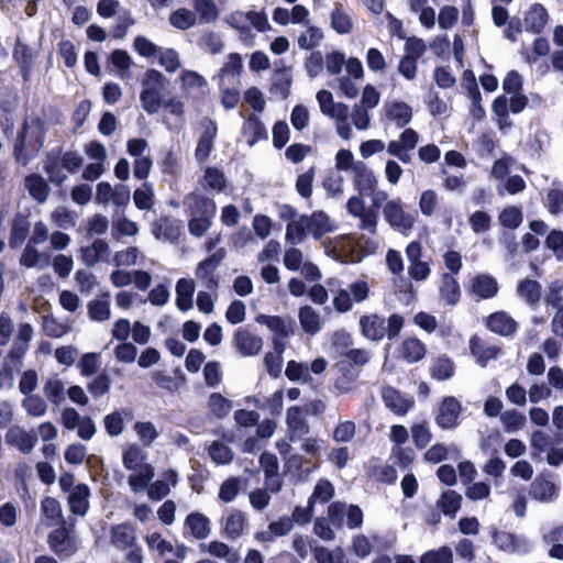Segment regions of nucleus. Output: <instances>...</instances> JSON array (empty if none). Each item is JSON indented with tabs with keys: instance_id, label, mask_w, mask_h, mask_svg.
Masks as SVG:
<instances>
[{
	"instance_id": "obj_20",
	"label": "nucleus",
	"mask_w": 563,
	"mask_h": 563,
	"mask_svg": "<svg viewBox=\"0 0 563 563\" xmlns=\"http://www.w3.org/2000/svg\"><path fill=\"white\" fill-rule=\"evenodd\" d=\"M307 218L309 235H312L314 240H320L323 235L334 231L332 220L323 211H316Z\"/></svg>"
},
{
	"instance_id": "obj_37",
	"label": "nucleus",
	"mask_w": 563,
	"mask_h": 563,
	"mask_svg": "<svg viewBox=\"0 0 563 563\" xmlns=\"http://www.w3.org/2000/svg\"><path fill=\"white\" fill-rule=\"evenodd\" d=\"M556 486L551 481L543 477H537L530 487L531 496L542 503L553 501L556 497Z\"/></svg>"
},
{
	"instance_id": "obj_54",
	"label": "nucleus",
	"mask_w": 563,
	"mask_h": 563,
	"mask_svg": "<svg viewBox=\"0 0 563 563\" xmlns=\"http://www.w3.org/2000/svg\"><path fill=\"white\" fill-rule=\"evenodd\" d=\"M45 396L55 405H60L64 400L65 384L57 377H49L43 387Z\"/></svg>"
},
{
	"instance_id": "obj_58",
	"label": "nucleus",
	"mask_w": 563,
	"mask_h": 563,
	"mask_svg": "<svg viewBox=\"0 0 563 563\" xmlns=\"http://www.w3.org/2000/svg\"><path fill=\"white\" fill-rule=\"evenodd\" d=\"M331 26L339 34H347L353 29V21L342 8H335L331 13Z\"/></svg>"
},
{
	"instance_id": "obj_2",
	"label": "nucleus",
	"mask_w": 563,
	"mask_h": 563,
	"mask_svg": "<svg viewBox=\"0 0 563 563\" xmlns=\"http://www.w3.org/2000/svg\"><path fill=\"white\" fill-rule=\"evenodd\" d=\"M44 126L37 119L26 121L14 145L15 161L26 166L40 152L44 143Z\"/></svg>"
},
{
	"instance_id": "obj_5",
	"label": "nucleus",
	"mask_w": 563,
	"mask_h": 563,
	"mask_svg": "<svg viewBox=\"0 0 563 563\" xmlns=\"http://www.w3.org/2000/svg\"><path fill=\"white\" fill-rule=\"evenodd\" d=\"M167 79L156 69H147L142 79L140 101L143 110L148 114H155L163 104V92L166 89Z\"/></svg>"
},
{
	"instance_id": "obj_25",
	"label": "nucleus",
	"mask_w": 563,
	"mask_h": 563,
	"mask_svg": "<svg viewBox=\"0 0 563 563\" xmlns=\"http://www.w3.org/2000/svg\"><path fill=\"white\" fill-rule=\"evenodd\" d=\"M180 88L187 96H198L203 92L207 80L194 70L185 69L179 75Z\"/></svg>"
},
{
	"instance_id": "obj_23",
	"label": "nucleus",
	"mask_w": 563,
	"mask_h": 563,
	"mask_svg": "<svg viewBox=\"0 0 563 563\" xmlns=\"http://www.w3.org/2000/svg\"><path fill=\"white\" fill-rule=\"evenodd\" d=\"M235 343L238 350L244 356L256 355L263 347L262 339L244 329L236 332Z\"/></svg>"
},
{
	"instance_id": "obj_43",
	"label": "nucleus",
	"mask_w": 563,
	"mask_h": 563,
	"mask_svg": "<svg viewBox=\"0 0 563 563\" xmlns=\"http://www.w3.org/2000/svg\"><path fill=\"white\" fill-rule=\"evenodd\" d=\"M437 504L445 516L455 517L462 505V496L454 490H445Z\"/></svg>"
},
{
	"instance_id": "obj_17",
	"label": "nucleus",
	"mask_w": 563,
	"mask_h": 563,
	"mask_svg": "<svg viewBox=\"0 0 563 563\" xmlns=\"http://www.w3.org/2000/svg\"><path fill=\"white\" fill-rule=\"evenodd\" d=\"M136 530L130 523H119L111 528L110 541L117 549H130L136 543Z\"/></svg>"
},
{
	"instance_id": "obj_3",
	"label": "nucleus",
	"mask_w": 563,
	"mask_h": 563,
	"mask_svg": "<svg viewBox=\"0 0 563 563\" xmlns=\"http://www.w3.org/2000/svg\"><path fill=\"white\" fill-rule=\"evenodd\" d=\"M185 205L190 216L189 232L197 238L202 236L209 230L216 214V202L210 198L191 194L186 197Z\"/></svg>"
},
{
	"instance_id": "obj_60",
	"label": "nucleus",
	"mask_w": 563,
	"mask_h": 563,
	"mask_svg": "<svg viewBox=\"0 0 563 563\" xmlns=\"http://www.w3.org/2000/svg\"><path fill=\"white\" fill-rule=\"evenodd\" d=\"M208 409L217 418H222L232 409V402L222 395L213 393L208 399Z\"/></svg>"
},
{
	"instance_id": "obj_56",
	"label": "nucleus",
	"mask_w": 563,
	"mask_h": 563,
	"mask_svg": "<svg viewBox=\"0 0 563 563\" xmlns=\"http://www.w3.org/2000/svg\"><path fill=\"white\" fill-rule=\"evenodd\" d=\"M144 539L148 550L157 552L161 556L169 554L174 550L173 544L159 532H148Z\"/></svg>"
},
{
	"instance_id": "obj_27",
	"label": "nucleus",
	"mask_w": 563,
	"mask_h": 563,
	"mask_svg": "<svg viewBox=\"0 0 563 563\" xmlns=\"http://www.w3.org/2000/svg\"><path fill=\"white\" fill-rule=\"evenodd\" d=\"M298 319L302 330L308 334L314 335L322 329L321 316L311 306H302L298 311Z\"/></svg>"
},
{
	"instance_id": "obj_28",
	"label": "nucleus",
	"mask_w": 563,
	"mask_h": 563,
	"mask_svg": "<svg viewBox=\"0 0 563 563\" xmlns=\"http://www.w3.org/2000/svg\"><path fill=\"white\" fill-rule=\"evenodd\" d=\"M308 218L305 214H300L291 219L286 225L285 239L291 244H300L309 235Z\"/></svg>"
},
{
	"instance_id": "obj_49",
	"label": "nucleus",
	"mask_w": 563,
	"mask_h": 563,
	"mask_svg": "<svg viewBox=\"0 0 563 563\" xmlns=\"http://www.w3.org/2000/svg\"><path fill=\"white\" fill-rule=\"evenodd\" d=\"M243 134L252 146L257 140L266 136V129L257 117H250L243 125Z\"/></svg>"
},
{
	"instance_id": "obj_1",
	"label": "nucleus",
	"mask_w": 563,
	"mask_h": 563,
	"mask_svg": "<svg viewBox=\"0 0 563 563\" xmlns=\"http://www.w3.org/2000/svg\"><path fill=\"white\" fill-rule=\"evenodd\" d=\"M361 246H364L367 253H374L378 249V241L362 236L356 243L351 235H340L324 244V252L338 262L356 263L362 258Z\"/></svg>"
},
{
	"instance_id": "obj_62",
	"label": "nucleus",
	"mask_w": 563,
	"mask_h": 563,
	"mask_svg": "<svg viewBox=\"0 0 563 563\" xmlns=\"http://www.w3.org/2000/svg\"><path fill=\"white\" fill-rule=\"evenodd\" d=\"M240 490L241 479L238 477H230L221 484L218 497L225 504L232 503L239 495Z\"/></svg>"
},
{
	"instance_id": "obj_44",
	"label": "nucleus",
	"mask_w": 563,
	"mask_h": 563,
	"mask_svg": "<svg viewBox=\"0 0 563 563\" xmlns=\"http://www.w3.org/2000/svg\"><path fill=\"white\" fill-rule=\"evenodd\" d=\"M25 187L29 194L38 202H44L48 196V186L43 177L30 175L25 178Z\"/></svg>"
},
{
	"instance_id": "obj_6",
	"label": "nucleus",
	"mask_w": 563,
	"mask_h": 563,
	"mask_svg": "<svg viewBox=\"0 0 563 563\" xmlns=\"http://www.w3.org/2000/svg\"><path fill=\"white\" fill-rule=\"evenodd\" d=\"M383 214L393 229L405 235L413 229L417 221V214L406 211L399 198L387 201Z\"/></svg>"
},
{
	"instance_id": "obj_13",
	"label": "nucleus",
	"mask_w": 563,
	"mask_h": 563,
	"mask_svg": "<svg viewBox=\"0 0 563 563\" xmlns=\"http://www.w3.org/2000/svg\"><path fill=\"white\" fill-rule=\"evenodd\" d=\"M461 411V402L455 397H445L440 404L435 422L442 429H453L457 426Z\"/></svg>"
},
{
	"instance_id": "obj_45",
	"label": "nucleus",
	"mask_w": 563,
	"mask_h": 563,
	"mask_svg": "<svg viewBox=\"0 0 563 563\" xmlns=\"http://www.w3.org/2000/svg\"><path fill=\"white\" fill-rule=\"evenodd\" d=\"M518 295L529 305H537L541 298V285L537 280L525 279L517 287Z\"/></svg>"
},
{
	"instance_id": "obj_16",
	"label": "nucleus",
	"mask_w": 563,
	"mask_h": 563,
	"mask_svg": "<svg viewBox=\"0 0 563 563\" xmlns=\"http://www.w3.org/2000/svg\"><path fill=\"white\" fill-rule=\"evenodd\" d=\"M382 396L386 407L398 416L406 415L415 404L411 397L400 394L393 387H385Z\"/></svg>"
},
{
	"instance_id": "obj_39",
	"label": "nucleus",
	"mask_w": 563,
	"mask_h": 563,
	"mask_svg": "<svg viewBox=\"0 0 563 563\" xmlns=\"http://www.w3.org/2000/svg\"><path fill=\"white\" fill-rule=\"evenodd\" d=\"M487 327L500 335H510L516 331V322L505 312H496L487 318Z\"/></svg>"
},
{
	"instance_id": "obj_24",
	"label": "nucleus",
	"mask_w": 563,
	"mask_h": 563,
	"mask_svg": "<svg viewBox=\"0 0 563 563\" xmlns=\"http://www.w3.org/2000/svg\"><path fill=\"white\" fill-rule=\"evenodd\" d=\"M5 442L23 453H29L35 446L36 438L21 427L13 426L5 434Z\"/></svg>"
},
{
	"instance_id": "obj_36",
	"label": "nucleus",
	"mask_w": 563,
	"mask_h": 563,
	"mask_svg": "<svg viewBox=\"0 0 563 563\" xmlns=\"http://www.w3.org/2000/svg\"><path fill=\"white\" fill-rule=\"evenodd\" d=\"M200 548L203 552H207L214 558L224 560L227 563H238L240 559L236 551L221 541L214 540L209 543H201Z\"/></svg>"
},
{
	"instance_id": "obj_18",
	"label": "nucleus",
	"mask_w": 563,
	"mask_h": 563,
	"mask_svg": "<svg viewBox=\"0 0 563 563\" xmlns=\"http://www.w3.org/2000/svg\"><path fill=\"white\" fill-rule=\"evenodd\" d=\"M90 489L86 484H78L68 494L69 509L74 515L84 517L89 509Z\"/></svg>"
},
{
	"instance_id": "obj_29",
	"label": "nucleus",
	"mask_w": 563,
	"mask_h": 563,
	"mask_svg": "<svg viewBox=\"0 0 563 563\" xmlns=\"http://www.w3.org/2000/svg\"><path fill=\"white\" fill-rule=\"evenodd\" d=\"M471 290L478 298L487 299L497 294L498 285L493 276L479 274L472 279Z\"/></svg>"
},
{
	"instance_id": "obj_64",
	"label": "nucleus",
	"mask_w": 563,
	"mask_h": 563,
	"mask_svg": "<svg viewBox=\"0 0 563 563\" xmlns=\"http://www.w3.org/2000/svg\"><path fill=\"white\" fill-rule=\"evenodd\" d=\"M544 299L549 306L555 308L563 307V280L555 279L551 282L548 286Z\"/></svg>"
},
{
	"instance_id": "obj_40",
	"label": "nucleus",
	"mask_w": 563,
	"mask_h": 563,
	"mask_svg": "<svg viewBox=\"0 0 563 563\" xmlns=\"http://www.w3.org/2000/svg\"><path fill=\"white\" fill-rule=\"evenodd\" d=\"M324 34L322 30L310 23L306 24V30L297 36L299 48L310 51L318 47L323 41Z\"/></svg>"
},
{
	"instance_id": "obj_55",
	"label": "nucleus",
	"mask_w": 563,
	"mask_h": 563,
	"mask_svg": "<svg viewBox=\"0 0 563 563\" xmlns=\"http://www.w3.org/2000/svg\"><path fill=\"white\" fill-rule=\"evenodd\" d=\"M154 477V468L152 467H145L144 470L132 472V474L129 476V486L134 493L143 492L144 489L148 488V483Z\"/></svg>"
},
{
	"instance_id": "obj_57",
	"label": "nucleus",
	"mask_w": 563,
	"mask_h": 563,
	"mask_svg": "<svg viewBox=\"0 0 563 563\" xmlns=\"http://www.w3.org/2000/svg\"><path fill=\"white\" fill-rule=\"evenodd\" d=\"M334 495V487L331 482L327 479H320L313 489L308 503L310 507H313L317 503L324 504L329 501Z\"/></svg>"
},
{
	"instance_id": "obj_10",
	"label": "nucleus",
	"mask_w": 563,
	"mask_h": 563,
	"mask_svg": "<svg viewBox=\"0 0 563 563\" xmlns=\"http://www.w3.org/2000/svg\"><path fill=\"white\" fill-rule=\"evenodd\" d=\"M419 143V134L412 129H406L401 132L398 140H393L387 145V152L399 158L402 163H410V155L408 152L416 148Z\"/></svg>"
},
{
	"instance_id": "obj_33",
	"label": "nucleus",
	"mask_w": 563,
	"mask_h": 563,
	"mask_svg": "<svg viewBox=\"0 0 563 563\" xmlns=\"http://www.w3.org/2000/svg\"><path fill=\"white\" fill-rule=\"evenodd\" d=\"M399 355L408 363L422 360L426 355L424 344L416 338H407L398 349Z\"/></svg>"
},
{
	"instance_id": "obj_22",
	"label": "nucleus",
	"mask_w": 563,
	"mask_h": 563,
	"mask_svg": "<svg viewBox=\"0 0 563 563\" xmlns=\"http://www.w3.org/2000/svg\"><path fill=\"white\" fill-rule=\"evenodd\" d=\"M549 21L547 9L540 4H532L525 15V27L531 33H541Z\"/></svg>"
},
{
	"instance_id": "obj_14",
	"label": "nucleus",
	"mask_w": 563,
	"mask_h": 563,
	"mask_svg": "<svg viewBox=\"0 0 563 563\" xmlns=\"http://www.w3.org/2000/svg\"><path fill=\"white\" fill-rule=\"evenodd\" d=\"M261 467L265 474V485L271 493H278L283 482L278 473L277 456L272 453H263L260 457Z\"/></svg>"
},
{
	"instance_id": "obj_4",
	"label": "nucleus",
	"mask_w": 563,
	"mask_h": 563,
	"mask_svg": "<svg viewBox=\"0 0 563 563\" xmlns=\"http://www.w3.org/2000/svg\"><path fill=\"white\" fill-rule=\"evenodd\" d=\"M317 102L323 115L335 121V131L340 137L347 141L353 135L349 123L350 108L347 104L335 101L331 91L321 89L316 95Z\"/></svg>"
},
{
	"instance_id": "obj_15",
	"label": "nucleus",
	"mask_w": 563,
	"mask_h": 563,
	"mask_svg": "<svg viewBox=\"0 0 563 563\" xmlns=\"http://www.w3.org/2000/svg\"><path fill=\"white\" fill-rule=\"evenodd\" d=\"M247 528V519L244 512L231 509L223 517L222 532L227 539H239Z\"/></svg>"
},
{
	"instance_id": "obj_12",
	"label": "nucleus",
	"mask_w": 563,
	"mask_h": 563,
	"mask_svg": "<svg viewBox=\"0 0 563 563\" xmlns=\"http://www.w3.org/2000/svg\"><path fill=\"white\" fill-rule=\"evenodd\" d=\"M383 115L388 123L401 129L410 123L413 111L405 101L394 100L384 104Z\"/></svg>"
},
{
	"instance_id": "obj_51",
	"label": "nucleus",
	"mask_w": 563,
	"mask_h": 563,
	"mask_svg": "<svg viewBox=\"0 0 563 563\" xmlns=\"http://www.w3.org/2000/svg\"><path fill=\"white\" fill-rule=\"evenodd\" d=\"M470 349L482 366H485L487 361L495 358L499 353V350L495 346H484L481 340L476 336L470 340Z\"/></svg>"
},
{
	"instance_id": "obj_34",
	"label": "nucleus",
	"mask_w": 563,
	"mask_h": 563,
	"mask_svg": "<svg viewBox=\"0 0 563 563\" xmlns=\"http://www.w3.org/2000/svg\"><path fill=\"white\" fill-rule=\"evenodd\" d=\"M42 521L47 527L58 526L63 521L62 507L53 497H45L41 504Z\"/></svg>"
},
{
	"instance_id": "obj_63",
	"label": "nucleus",
	"mask_w": 563,
	"mask_h": 563,
	"mask_svg": "<svg viewBox=\"0 0 563 563\" xmlns=\"http://www.w3.org/2000/svg\"><path fill=\"white\" fill-rule=\"evenodd\" d=\"M317 563H345L344 551L336 547L332 550L318 548L314 550Z\"/></svg>"
},
{
	"instance_id": "obj_8",
	"label": "nucleus",
	"mask_w": 563,
	"mask_h": 563,
	"mask_svg": "<svg viewBox=\"0 0 563 563\" xmlns=\"http://www.w3.org/2000/svg\"><path fill=\"white\" fill-rule=\"evenodd\" d=\"M349 214L360 220V228L375 234L377 230V213L368 210L361 196H352L346 202Z\"/></svg>"
},
{
	"instance_id": "obj_11",
	"label": "nucleus",
	"mask_w": 563,
	"mask_h": 563,
	"mask_svg": "<svg viewBox=\"0 0 563 563\" xmlns=\"http://www.w3.org/2000/svg\"><path fill=\"white\" fill-rule=\"evenodd\" d=\"M328 515L334 522L339 523L341 518L345 516V525L350 529H356L363 525V511L356 505H345L340 501L333 503L328 507Z\"/></svg>"
},
{
	"instance_id": "obj_35",
	"label": "nucleus",
	"mask_w": 563,
	"mask_h": 563,
	"mask_svg": "<svg viewBox=\"0 0 563 563\" xmlns=\"http://www.w3.org/2000/svg\"><path fill=\"white\" fill-rule=\"evenodd\" d=\"M217 134V126L212 121H208L205 123V130L202 134L199 137L196 151H195V157L202 162L205 161L213 146V139Z\"/></svg>"
},
{
	"instance_id": "obj_21",
	"label": "nucleus",
	"mask_w": 563,
	"mask_h": 563,
	"mask_svg": "<svg viewBox=\"0 0 563 563\" xmlns=\"http://www.w3.org/2000/svg\"><path fill=\"white\" fill-rule=\"evenodd\" d=\"M195 282L189 278H180L175 286L176 306L180 311H188L194 307Z\"/></svg>"
},
{
	"instance_id": "obj_19",
	"label": "nucleus",
	"mask_w": 563,
	"mask_h": 563,
	"mask_svg": "<svg viewBox=\"0 0 563 563\" xmlns=\"http://www.w3.org/2000/svg\"><path fill=\"white\" fill-rule=\"evenodd\" d=\"M360 327L362 334L371 341H379L386 334L385 320L378 314L361 317Z\"/></svg>"
},
{
	"instance_id": "obj_32",
	"label": "nucleus",
	"mask_w": 563,
	"mask_h": 563,
	"mask_svg": "<svg viewBox=\"0 0 563 563\" xmlns=\"http://www.w3.org/2000/svg\"><path fill=\"white\" fill-rule=\"evenodd\" d=\"M352 174L354 176V184L361 194L372 191L377 187L378 180L365 163L358 162Z\"/></svg>"
},
{
	"instance_id": "obj_59",
	"label": "nucleus",
	"mask_w": 563,
	"mask_h": 563,
	"mask_svg": "<svg viewBox=\"0 0 563 563\" xmlns=\"http://www.w3.org/2000/svg\"><path fill=\"white\" fill-rule=\"evenodd\" d=\"M133 201L136 208L141 210L151 209L154 202L153 186L150 183H144L140 188L135 189Z\"/></svg>"
},
{
	"instance_id": "obj_41",
	"label": "nucleus",
	"mask_w": 563,
	"mask_h": 563,
	"mask_svg": "<svg viewBox=\"0 0 563 563\" xmlns=\"http://www.w3.org/2000/svg\"><path fill=\"white\" fill-rule=\"evenodd\" d=\"M185 526L196 539H206L210 534V520L200 512H191L185 521Z\"/></svg>"
},
{
	"instance_id": "obj_46",
	"label": "nucleus",
	"mask_w": 563,
	"mask_h": 563,
	"mask_svg": "<svg viewBox=\"0 0 563 563\" xmlns=\"http://www.w3.org/2000/svg\"><path fill=\"white\" fill-rule=\"evenodd\" d=\"M500 421L507 433L521 431L527 423L526 417L517 410H506L500 415Z\"/></svg>"
},
{
	"instance_id": "obj_9",
	"label": "nucleus",
	"mask_w": 563,
	"mask_h": 563,
	"mask_svg": "<svg viewBox=\"0 0 563 563\" xmlns=\"http://www.w3.org/2000/svg\"><path fill=\"white\" fill-rule=\"evenodd\" d=\"M224 257L225 251L220 249L198 264L195 272L196 278L201 282L208 290H217L218 279L213 276V273Z\"/></svg>"
},
{
	"instance_id": "obj_7",
	"label": "nucleus",
	"mask_w": 563,
	"mask_h": 563,
	"mask_svg": "<svg viewBox=\"0 0 563 563\" xmlns=\"http://www.w3.org/2000/svg\"><path fill=\"white\" fill-rule=\"evenodd\" d=\"M408 261V275L416 282H424L431 274L429 261L424 260L423 249L420 242H410L405 250Z\"/></svg>"
},
{
	"instance_id": "obj_52",
	"label": "nucleus",
	"mask_w": 563,
	"mask_h": 563,
	"mask_svg": "<svg viewBox=\"0 0 563 563\" xmlns=\"http://www.w3.org/2000/svg\"><path fill=\"white\" fill-rule=\"evenodd\" d=\"M88 316L91 320L102 322L110 318L111 308L109 298L93 299L88 303Z\"/></svg>"
},
{
	"instance_id": "obj_26",
	"label": "nucleus",
	"mask_w": 563,
	"mask_h": 563,
	"mask_svg": "<svg viewBox=\"0 0 563 563\" xmlns=\"http://www.w3.org/2000/svg\"><path fill=\"white\" fill-rule=\"evenodd\" d=\"M123 466L130 472H137L145 467H152L146 463L145 452L136 444H131L126 448L122 455Z\"/></svg>"
},
{
	"instance_id": "obj_61",
	"label": "nucleus",
	"mask_w": 563,
	"mask_h": 563,
	"mask_svg": "<svg viewBox=\"0 0 563 563\" xmlns=\"http://www.w3.org/2000/svg\"><path fill=\"white\" fill-rule=\"evenodd\" d=\"M134 431L139 440L150 446L159 435L156 427L150 421H139L134 424Z\"/></svg>"
},
{
	"instance_id": "obj_38",
	"label": "nucleus",
	"mask_w": 563,
	"mask_h": 563,
	"mask_svg": "<svg viewBox=\"0 0 563 563\" xmlns=\"http://www.w3.org/2000/svg\"><path fill=\"white\" fill-rule=\"evenodd\" d=\"M21 265L43 269L51 264V256L45 252L37 251L32 244H27L20 258Z\"/></svg>"
},
{
	"instance_id": "obj_53",
	"label": "nucleus",
	"mask_w": 563,
	"mask_h": 563,
	"mask_svg": "<svg viewBox=\"0 0 563 563\" xmlns=\"http://www.w3.org/2000/svg\"><path fill=\"white\" fill-rule=\"evenodd\" d=\"M194 7L200 21L212 23L219 18V9L213 0H194Z\"/></svg>"
},
{
	"instance_id": "obj_48",
	"label": "nucleus",
	"mask_w": 563,
	"mask_h": 563,
	"mask_svg": "<svg viewBox=\"0 0 563 563\" xmlns=\"http://www.w3.org/2000/svg\"><path fill=\"white\" fill-rule=\"evenodd\" d=\"M256 322L266 325L269 330L282 336H288L292 333L291 324H287L286 321L278 316L260 314L256 317Z\"/></svg>"
},
{
	"instance_id": "obj_31",
	"label": "nucleus",
	"mask_w": 563,
	"mask_h": 563,
	"mask_svg": "<svg viewBox=\"0 0 563 563\" xmlns=\"http://www.w3.org/2000/svg\"><path fill=\"white\" fill-rule=\"evenodd\" d=\"M109 253V244L104 240L97 239L91 245L81 249V260L87 266H93L107 258Z\"/></svg>"
},
{
	"instance_id": "obj_47",
	"label": "nucleus",
	"mask_w": 563,
	"mask_h": 563,
	"mask_svg": "<svg viewBox=\"0 0 563 563\" xmlns=\"http://www.w3.org/2000/svg\"><path fill=\"white\" fill-rule=\"evenodd\" d=\"M196 22V13L185 8L177 9L169 15L170 25L181 31L192 27Z\"/></svg>"
},
{
	"instance_id": "obj_42",
	"label": "nucleus",
	"mask_w": 563,
	"mask_h": 563,
	"mask_svg": "<svg viewBox=\"0 0 563 563\" xmlns=\"http://www.w3.org/2000/svg\"><path fill=\"white\" fill-rule=\"evenodd\" d=\"M200 185L206 190L221 192L225 188L227 179L220 169L208 167L200 179Z\"/></svg>"
},
{
	"instance_id": "obj_50",
	"label": "nucleus",
	"mask_w": 563,
	"mask_h": 563,
	"mask_svg": "<svg viewBox=\"0 0 563 563\" xmlns=\"http://www.w3.org/2000/svg\"><path fill=\"white\" fill-rule=\"evenodd\" d=\"M13 58L19 64L23 78L27 79L33 64V54L31 49L25 44L18 42L13 49Z\"/></svg>"
},
{
	"instance_id": "obj_30",
	"label": "nucleus",
	"mask_w": 563,
	"mask_h": 563,
	"mask_svg": "<svg viewBox=\"0 0 563 563\" xmlns=\"http://www.w3.org/2000/svg\"><path fill=\"white\" fill-rule=\"evenodd\" d=\"M439 291L440 298L445 305L455 306L460 300V285L455 277L451 274L445 273L442 275Z\"/></svg>"
}]
</instances>
